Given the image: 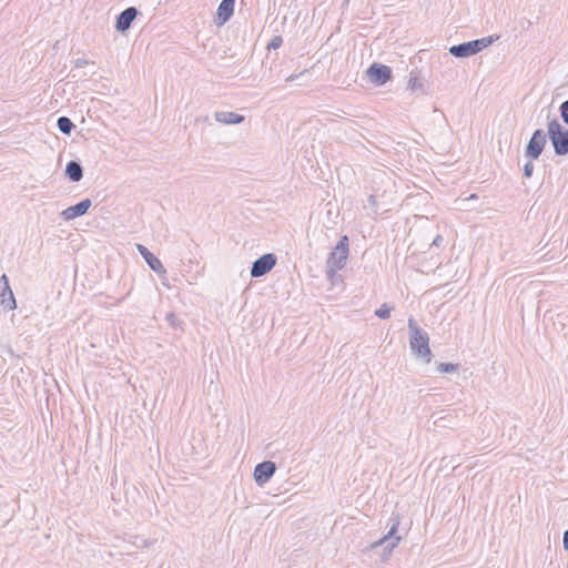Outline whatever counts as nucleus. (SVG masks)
Returning <instances> with one entry per match:
<instances>
[{"label":"nucleus","mask_w":568,"mask_h":568,"mask_svg":"<svg viewBox=\"0 0 568 568\" xmlns=\"http://www.w3.org/2000/svg\"><path fill=\"white\" fill-rule=\"evenodd\" d=\"M407 326L412 353L425 364H429L433 358V353L429 347L428 333L422 329L413 317L408 318Z\"/></svg>","instance_id":"1"},{"label":"nucleus","mask_w":568,"mask_h":568,"mask_svg":"<svg viewBox=\"0 0 568 568\" xmlns=\"http://www.w3.org/2000/svg\"><path fill=\"white\" fill-rule=\"evenodd\" d=\"M498 39L499 36H488L480 39L452 45L448 51L455 58H468L479 53L481 50L489 47Z\"/></svg>","instance_id":"2"},{"label":"nucleus","mask_w":568,"mask_h":568,"mask_svg":"<svg viewBox=\"0 0 568 568\" xmlns=\"http://www.w3.org/2000/svg\"><path fill=\"white\" fill-rule=\"evenodd\" d=\"M349 253V240L347 235H342L333 251L328 254L326 261V273L333 276L337 270L344 268Z\"/></svg>","instance_id":"3"},{"label":"nucleus","mask_w":568,"mask_h":568,"mask_svg":"<svg viewBox=\"0 0 568 568\" xmlns=\"http://www.w3.org/2000/svg\"><path fill=\"white\" fill-rule=\"evenodd\" d=\"M547 135L558 156L568 154V129L564 128L555 118L547 123Z\"/></svg>","instance_id":"4"},{"label":"nucleus","mask_w":568,"mask_h":568,"mask_svg":"<svg viewBox=\"0 0 568 568\" xmlns=\"http://www.w3.org/2000/svg\"><path fill=\"white\" fill-rule=\"evenodd\" d=\"M392 520H393V524H392L388 532L385 536H383L382 538H379L377 541L371 544V546H369L371 550L383 546V555H382L383 560H386L389 557V555L392 554V551L394 550V548L398 545V542L400 540V537L396 535L397 530H398V525H399L398 517L392 518Z\"/></svg>","instance_id":"5"},{"label":"nucleus","mask_w":568,"mask_h":568,"mask_svg":"<svg viewBox=\"0 0 568 568\" xmlns=\"http://www.w3.org/2000/svg\"><path fill=\"white\" fill-rule=\"evenodd\" d=\"M374 180H378L382 184H384L383 189L379 187L378 200L382 202V212H388L390 211V205L396 200V191L394 190L395 185L385 172L376 173L374 175Z\"/></svg>","instance_id":"6"},{"label":"nucleus","mask_w":568,"mask_h":568,"mask_svg":"<svg viewBox=\"0 0 568 568\" xmlns=\"http://www.w3.org/2000/svg\"><path fill=\"white\" fill-rule=\"evenodd\" d=\"M546 143L547 133L541 129L535 130L526 145L525 156L529 160H537L541 155Z\"/></svg>","instance_id":"7"},{"label":"nucleus","mask_w":568,"mask_h":568,"mask_svg":"<svg viewBox=\"0 0 568 568\" xmlns=\"http://www.w3.org/2000/svg\"><path fill=\"white\" fill-rule=\"evenodd\" d=\"M277 257L274 253H265L256 258L251 267V276L254 278L262 277L273 270L276 265Z\"/></svg>","instance_id":"8"},{"label":"nucleus","mask_w":568,"mask_h":568,"mask_svg":"<svg viewBox=\"0 0 568 568\" xmlns=\"http://www.w3.org/2000/svg\"><path fill=\"white\" fill-rule=\"evenodd\" d=\"M366 74L372 83L383 85L392 79V69L388 65L375 62L366 70Z\"/></svg>","instance_id":"9"},{"label":"nucleus","mask_w":568,"mask_h":568,"mask_svg":"<svg viewBox=\"0 0 568 568\" xmlns=\"http://www.w3.org/2000/svg\"><path fill=\"white\" fill-rule=\"evenodd\" d=\"M277 467L276 464L272 460H264L258 463L253 473L254 481L257 486L265 485L275 474Z\"/></svg>","instance_id":"10"},{"label":"nucleus","mask_w":568,"mask_h":568,"mask_svg":"<svg viewBox=\"0 0 568 568\" xmlns=\"http://www.w3.org/2000/svg\"><path fill=\"white\" fill-rule=\"evenodd\" d=\"M136 250L140 255L144 258L148 266L159 275H165L166 270L162 262L144 245L136 244Z\"/></svg>","instance_id":"11"},{"label":"nucleus","mask_w":568,"mask_h":568,"mask_svg":"<svg viewBox=\"0 0 568 568\" xmlns=\"http://www.w3.org/2000/svg\"><path fill=\"white\" fill-rule=\"evenodd\" d=\"M139 10L135 7H129L124 9L115 21L116 31L124 33L131 28L132 22L138 17Z\"/></svg>","instance_id":"12"},{"label":"nucleus","mask_w":568,"mask_h":568,"mask_svg":"<svg viewBox=\"0 0 568 568\" xmlns=\"http://www.w3.org/2000/svg\"><path fill=\"white\" fill-rule=\"evenodd\" d=\"M0 283L3 285L0 291L1 305L8 311H12L17 307V303L6 274L1 275Z\"/></svg>","instance_id":"13"},{"label":"nucleus","mask_w":568,"mask_h":568,"mask_svg":"<svg viewBox=\"0 0 568 568\" xmlns=\"http://www.w3.org/2000/svg\"><path fill=\"white\" fill-rule=\"evenodd\" d=\"M92 202L90 199H84L79 203L71 205L62 211L61 215L65 221L74 220L79 216L84 215L91 207Z\"/></svg>","instance_id":"14"},{"label":"nucleus","mask_w":568,"mask_h":568,"mask_svg":"<svg viewBox=\"0 0 568 568\" xmlns=\"http://www.w3.org/2000/svg\"><path fill=\"white\" fill-rule=\"evenodd\" d=\"M235 0H222L216 11V23L217 26L225 24L234 12Z\"/></svg>","instance_id":"15"},{"label":"nucleus","mask_w":568,"mask_h":568,"mask_svg":"<svg viewBox=\"0 0 568 568\" xmlns=\"http://www.w3.org/2000/svg\"><path fill=\"white\" fill-rule=\"evenodd\" d=\"M214 118L217 122L222 124H240L244 121V116L242 114L232 112V111H216L214 113Z\"/></svg>","instance_id":"16"},{"label":"nucleus","mask_w":568,"mask_h":568,"mask_svg":"<svg viewBox=\"0 0 568 568\" xmlns=\"http://www.w3.org/2000/svg\"><path fill=\"white\" fill-rule=\"evenodd\" d=\"M65 176L71 182H79L83 178V168L80 162L71 160L65 165Z\"/></svg>","instance_id":"17"},{"label":"nucleus","mask_w":568,"mask_h":568,"mask_svg":"<svg viewBox=\"0 0 568 568\" xmlns=\"http://www.w3.org/2000/svg\"><path fill=\"white\" fill-rule=\"evenodd\" d=\"M57 126L61 133L67 135L71 134L72 130L75 128L73 122L68 116L58 118Z\"/></svg>","instance_id":"18"},{"label":"nucleus","mask_w":568,"mask_h":568,"mask_svg":"<svg viewBox=\"0 0 568 568\" xmlns=\"http://www.w3.org/2000/svg\"><path fill=\"white\" fill-rule=\"evenodd\" d=\"M378 196H379V187L374 189L373 193L368 196V203L375 214H378L379 212L383 213L382 206H381L382 202L378 200Z\"/></svg>","instance_id":"19"},{"label":"nucleus","mask_w":568,"mask_h":568,"mask_svg":"<svg viewBox=\"0 0 568 568\" xmlns=\"http://www.w3.org/2000/svg\"><path fill=\"white\" fill-rule=\"evenodd\" d=\"M459 368V364H453V363H438L436 371L440 374H447V373H454L457 372Z\"/></svg>","instance_id":"20"},{"label":"nucleus","mask_w":568,"mask_h":568,"mask_svg":"<svg viewBox=\"0 0 568 568\" xmlns=\"http://www.w3.org/2000/svg\"><path fill=\"white\" fill-rule=\"evenodd\" d=\"M393 306H389L387 303L381 305L379 308L375 311V315L378 318L386 320L390 316V312L393 311Z\"/></svg>","instance_id":"21"},{"label":"nucleus","mask_w":568,"mask_h":568,"mask_svg":"<svg viewBox=\"0 0 568 568\" xmlns=\"http://www.w3.org/2000/svg\"><path fill=\"white\" fill-rule=\"evenodd\" d=\"M559 113L562 122L568 125V99L560 104Z\"/></svg>","instance_id":"22"},{"label":"nucleus","mask_w":568,"mask_h":568,"mask_svg":"<svg viewBox=\"0 0 568 568\" xmlns=\"http://www.w3.org/2000/svg\"><path fill=\"white\" fill-rule=\"evenodd\" d=\"M282 43H283V39H282V37H280V36H275V37H273V38H272V40L267 43L266 48H267L268 50H271V49H274V50H275V49H278V48L282 45Z\"/></svg>","instance_id":"23"},{"label":"nucleus","mask_w":568,"mask_h":568,"mask_svg":"<svg viewBox=\"0 0 568 568\" xmlns=\"http://www.w3.org/2000/svg\"><path fill=\"white\" fill-rule=\"evenodd\" d=\"M523 172H524V176L525 178H531L532 175V172H534V163H532V160L526 162L524 164V168H523Z\"/></svg>","instance_id":"24"},{"label":"nucleus","mask_w":568,"mask_h":568,"mask_svg":"<svg viewBox=\"0 0 568 568\" xmlns=\"http://www.w3.org/2000/svg\"><path fill=\"white\" fill-rule=\"evenodd\" d=\"M165 318L172 327H178L181 324V321L174 313H168Z\"/></svg>","instance_id":"25"},{"label":"nucleus","mask_w":568,"mask_h":568,"mask_svg":"<svg viewBox=\"0 0 568 568\" xmlns=\"http://www.w3.org/2000/svg\"><path fill=\"white\" fill-rule=\"evenodd\" d=\"M422 87H423V84L418 81L417 78H410L409 79V81H408V89H410L412 91H417Z\"/></svg>","instance_id":"26"},{"label":"nucleus","mask_w":568,"mask_h":568,"mask_svg":"<svg viewBox=\"0 0 568 568\" xmlns=\"http://www.w3.org/2000/svg\"><path fill=\"white\" fill-rule=\"evenodd\" d=\"M306 72H307V71L305 70V71H303V72H301V73H298V74H291L290 77H287V78H286V80H285V81H286V82H293V81H295L297 78H300L301 75H303V74H304V73H306Z\"/></svg>","instance_id":"27"},{"label":"nucleus","mask_w":568,"mask_h":568,"mask_svg":"<svg viewBox=\"0 0 568 568\" xmlns=\"http://www.w3.org/2000/svg\"><path fill=\"white\" fill-rule=\"evenodd\" d=\"M562 546L566 550L568 549V529L564 531Z\"/></svg>","instance_id":"28"},{"label":"nucleus","mask_w":568,"mask_h":568,"mask_svg":"<svg viewBox=\"0 0 568 568\" xmlns=\"http://www.w3.org/2000/svg\"><path fill=\"white\" fill-rule=\"evenodd\" d=\"M444 242V239L442 235H437L434 240L432 245L439 246Z\"/></svg>","instance_id":"29"},{"label":"nucleus","mask_w":568,"mask_h":568,"mask_svg":"<svg viewBox=\"0 0 568 568\" xmlns=\"http://www.w3.org/2000/svg\"><path fill=\"white\" fill-rule=\"evenodd\" d=\"M85 64H88V61L85 59H78L75 62V67H78V68H82Z\"/></svg>","instance_id":"30"},{"label":"nucleus","mask_w":568,"mask_h":568,"mask_svg":"<svg viewBox=\"0 0 568 568\" xmlns=\"http://www.w3.org/2000/svg\"><path fill=\"white\" fill-rule=\"evenodd\" d=\"M444 419H445L444 417H440V418L436 419V420L434 422V424H435L436 426H444V424H442V422H443Z\"/></svg>","instance_id":"31"}]
</instances>
